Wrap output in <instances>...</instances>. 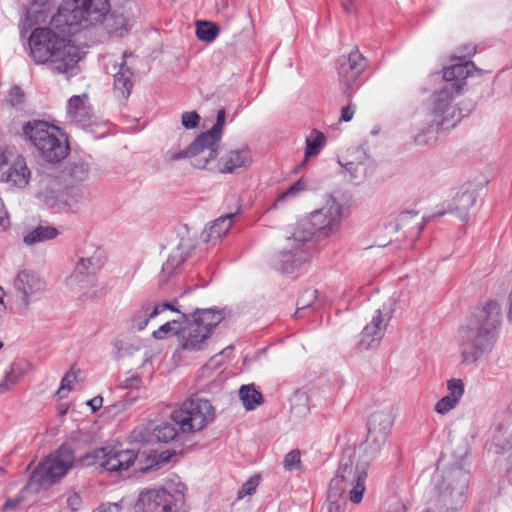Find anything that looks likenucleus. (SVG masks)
<instances>
[{"mask_svg": "<svg viewBox=\"0 0 512 512\" xmlns=\"http://www.w3.org/2000/svg\"><path fill=\"white\" fill-rule=\"evenodd\" d=\"M13 288L16 294L21 297L24 307L27 308L30 299L45 290L46 282L37 272L24 269L15 276Z\"/></svg>", "mask_w": 512, "mask_h": 512, "instance_id": "19", "label": "nucleus"}, {"mask_svg": "<svg viewBox=\"0 0 512 512\" xmlns=\"http://www.w3.org/2000/svg\"><path fill=\"white\" fill-rule=\"evenodd\" d=\"M343 205L335 198L329 197L326 204L310 214L309 224L311 229L308 232H301L302 235H310V239L316 236L319 239H326L336 234L342 224Z\"/></svg>", "mask_w": 512, "mask_h": 512, "instance_id": "13", "label": "nucleus"}, {"mask_svg": "<svg viewBox=\"0 0 512 512\" xmlns=\"http://www.w3.org/2000/svg\"><path fill=\"white\" fill-rule=\"evenodd\" d=\"M325 143V135L314 129L306 138L305 157L300 166H304L309 157L317 155Z\"/></svg>", "mask_w": 512, "mask_h": 512, "instance_id": "34", "label": "nucleus"}, {"mask_svg": "<svg viewBox=\"0 0 512 512\" xmlns=\"http://www.w3.org/2000/svg\"><path fill=\"white\" fill-rule=\"evenodd\" d=\"M109 10V0H63L51 24L62 32L77 33L102 22Z\"/></svg>", "mask_w": 512, "mask_h": 512, "instance_id": "6", "label": "nucleus"}, {"mask_svg": "<svg viewBox=\"0 0 512 512\" xmlns=\"http://www.w3.org/2000/svg\"><path fill=\"white\" fill-rule=\"evenodd\" d=\"M58 235L59 231L57 228L50 225H39L24 236L23 242L26 245L32 246L40 242L55 239Z\"/></svg>", "mask_w": 512, "mask_h": 512, "instance_id": "31", "label": "nucleus"}, {"mask_svg": "<svg viewBox=\"0 0 512 512\" xmlns=\"http://www.w3.org/2000/svg\"><path fill=\"white\" fill-rule=\"evenodd\" d=\"M127 51L123 52V58L120 63L112 64L111 74L113 76V96L120 103L126 102L128 96L126 94L128 88V68L126 67L125 57Z\"/></svg>", "mask_w": 512, "mask_h": 512, "instance_id": "24", "label": "nucleus"}, {"mask_svg": "<svg viewBox=\"0 0 512 512\" xmlns=\"http://www.w3.org/2000/svg\"><path fill=\"white\" fill-rule=\"evenodd\" d=\"M317 293V290L312 289L304 291L297 301L296 317H300L301 311L309 308L314 303L317 298Z\"/></svg>", "mask_w": 512, "mask_h": 512, "instance_id": "43", "label": "nucleus"}, {"mask_svg": "<svg viewBox=\"0 0 512 512\" xmlns=\"http://www.w3.org/2000/svg\"><path fill=\"white\" fill-rule=\"evenodd\" d=\"M301 454L298 449L288 452L283 459V466L288 471L298 470L301 467Z\"/></svg>", "mask_w": 512, "mask_h": 512, "instance_id": "45", "label": "nucleus"}, {"mask_svg": "<svg viewBox=\"0 0 512 512\" xmlns=\"http://www.w3.org/2000/svg\"><path fill=\"white\" fill-rule=\"evenodd\" d=\"M127 350V342L125 337L122 339H115L113 342V358L115 360L123 359Z\"/></svg>", "mask_w": 512, "mask_h": 512, "instance_id": "50", "label": "nucleus"}, {"mask_svg": "<svg viewBox=\"0 0 512 512\" xmlns=\"http://www.w3.org/2000/svg\"><path fill=\"white\" fill-rule=\"evenodd\" d=\"M31 173L23 158L16 159L5 175V181L12 186L23 189L30 181Z\"/></svg>", "mask_w": 512, "mask_h": 512, "instance_id": "28", "label": "nucleus"}, {"mask_svg": "<svg viewBox=\"0 0 512 512\" xmlns=\"http://www.w3.org/2000/svg\"><path fill=\"white\" fill-rule=\"evenodd\" d=\"M252 161L250 150L246 145L231 149L225 157L222 158L223 167L221 172L232 173L238 168L250 166Z\"/></svg>", "mask_w": 512, "mask_h": 512, "instance_id": "26", "label": "nucleus"}, {"mask_svg": "<svg viewBox=\"0 0 512 512\" xmlns=\"http://www.w3.org/2000/svg\"><path fill=\"white\" fill-rule=\"evenodd\" d=\"M374 459L359 449L344 448L336 475L329 484L332 496L345 495L352 503L359 504L366 490L367 471Z\"/></svg>", "mask_w": 512, "mask_h": 512, "instance_id": "4", "label": "nucleus"}, {"mask_svg": "<svg viewBox=\"0 0 512 512\" xmlns=\"http://www.w3.org/2000/svg\"><path fill=\"white\" fill-rule=\"evenodd\" d=\"M180 324H182V319L179 316L178 319L165 322L157 330L153 331L152 336L159 340L167 338L170 334H176L178 336L177 331L181 328V326H179Z\"/></svg>", "mask_w": 512, "mask_h": 512, "instance_id": "41", "label": "nucleus"}, {"mask_svg": "<svg viewBox=\"0 0 512 512\" xmlns=\"http://www.w3.org/2000/svg\"><path fill=\"white\" fill-rule=\"evenodd\" d=\"M166 310L178 312L182 324L178 332L182 348L185 350H201L212 333V330L223 320L224 316L220 310L198 309L191 318L180 312L173 303H162L152 306L149 302L144 303L136 312L133 323L138 330H143L150 319L155 318Z\"/></svg>", "mask_w": 512, "mask_h": 512, "instance_id": "1", "label": "nucleus"}, {"mask_svg": "<svg viewBox=\"0 0 512 512\" xmlns=\"http://www.w3.org/2000/svg\"><path fill=\"white\" fill-rule=\"evenodd\" d=\"M259 480V477L255 476L245 482L241 489L238 491V498L240 499L245 496L253 495L257 486L259 485Z\"/></svg>", "mask_w": 512, "mask_h": 512, "instance_id": "47", "label": "nucleus"}, {"mask_svg": "<svg viewBox=\"0 0 512 512\" xmlns=\"http://www.w3.org/2000/svg\"><path fill=\"white\" fill-rule=\"evenodd\" d=\"M134 511L187 512L185 495L180 489H175L174 492L165 488L143 490L134 505Z\"/></svg>", "mask_w": 512, "mask_h": 512, "instance_id": "12", "label": "nucleus"}, {"mask_svg": "<svg viewBox=\"0 0 512 512\" xmlns=\"http://www.w3.org/2000/svg\"><path fill=\"white\" fill-rule=\"evenodd\" d=\"M396 228L401 229H416V235L418 236L424 228V223L420 221L418 212L415 211H404L399 214L396 219Z\"/></svg>", "mask_w": 512, "mask_h": 512, "instance_id": "33", "label": "nucleus"}, {"mask_svg": "<svg viewBox=\"0 0 512 512\" xmlns=\"http://www.w3.org/2000/svg\"><path fill=\"white\" fill-rule=\"evenodd\" d=\"M65 186L60 176L43 174L38 182L37 197L48 207L55 209Z\"/></svg>", "mask_w": 512, "mask_h": 512, "instance_id": "21", "label": "nucleus"}, {"mask_svg": "<svg viewBox=\"0 0 512 512\" xmlns=\"http://www.w3.org/2000/svg\"><path fill=\"white\" fill-rule=\"evenodd\" d=\"M75 455L69 444L61 445L41 462L31 475V480L41 487L60 481L75 464Z\"/></svg>", "mask_w": 512, "mask_h": 512, "instance_id": "11", "label": "nucleus"}, {"mask_svg": "<svg viewBox=\"0 0 512 512\" xmlns=\"http://www.w3.org/2000/svg\"><path fill=\"white\" fill-rule=\"evenodd\" d=\"M198 136L194 142L185 150L175 152L169 150L167 157L171 161H177L184 158H190L191 164L198 169H205L211 160L217 157L215 150H212L204 141H200Z\"/></svg>", "mask_w": 512, "mask_h": 512, "instance_id": "18", "label": "nucleus"}, {"mask_svg": "<svg viewBox=\"0 0 512 512\" xmlns=\"http://www.w3.org/2000/svg\"><path fill=\"white\" fill-rule=\"evenodd\" d=\"M154 440L153 423L139 425L130 433V441L148 443Z\"/></svg>", "mask_w": 512, "mask_h": 512, "instance_id": "40", "label": "nucleus"}, {"mask_svg": "<svg viewBox=\"0 0 512 512\" xmlns=\"http://www.w3.org/2000/svg\"><path fill=\"white\" fill-rule=\"evenodd\" d=\"M345 170L349 173L350 179L358 180L361 178L363 166L360 163L348 162L344 165Z\"/></svg>", "mask_w": 512, "mask_h": 512, "instance_id": "51", "label": "nucleus"}, {"mask_svg": "<svg viewBox=\"0 0 512 512\" xmlns=\"http://www.w3.org/2000/svg\"><path fill=\"white\" fill-rule=\"evenodd\" d=\"M75 379H76V375L73 371H70L65 374V376L63 377V379L61 381V385L57 391V395L59 398L66 397V394H67L66 392L71 390V385Z\"/></svg>", "mask_w": 512, "mask_h": 512, "instance_id": "49", "label": "nucleus"}, {"mask_svg": "<svg viewBox=\"0 0 512 512\" xmlns=\"http://www.w3.org/2000/svg\"><path fill=\"white\" fill-rule=\"evenodd\" d=\"M31 365L24 359L17 360L12 363L10 370L5 375V386L6 389H10L21 381V379L29 371ZM2 387V385H0Z\"/></svg>", "mask_w": 512, "mask_h": 512, "instance_id": "32", "label": "nucleus"}, {"mask_svg": "<svg viewBox=\"0 0 512 512\" xmlns=\"http://www.w3.org/2000/svg\"><path fill=\"white\" fill-rule=\"evenodd\" d=\"M225 122V110L221 109L217 112L216 122L210 130L202 133L201 140L204 141L212 150L218 154L219 143L222 137V129Z\"/></svg>", "mask_w": 512, "mask_h": 512, "instance_id": "30", "label": "nucleus"}, {"mask_svg": "<svg viewBox=\"0 0 512 512\" xmlns=\"http://www.w3.org/2000/svg\"><path fill=\"white\" fill-rule=\"evenodd\" d=\"M23 134L48 162H59L68 154L67 140L54 125L41 120L29 121L23 126Z\"/></svg>", "mask_w": 512, "mask_h": 512, "instance_id": "8", "label": "nucleus"}, {"mask_svg": "<svg viewBox=\"0 0 512 512\" xmlns=\"http://www.w3.org/2000/svg\"><path fill=\"white\" fill-rule=\"evenodd\" d=\"M219 33V27L211 22H197L196 36L199 40L212 42Z\"/></svg>", "mask_w": 512, "mask_h": 512, "instance_id": "39", "label": "nucleus"}, {"mask_svg": "<svg viewBox=\"0 0 512 512\" xmlns=\"http://www.w3.org/2000/svg\"><path fill=\"white\" fill-rule=\"evenodd\" d=\"M341 5L347 12H353L354 0H341Z\"/></svg>", "mask_w": 512, "mask_h": 512, "instance_id": "58", "label": "nucleus"}, {"mask_svg": "<svg viewBox=\"0 0 512 512\" xmlns=\"http://www.w3.org/2000/svg\"><path fill=\"white\" fill-rule=\"evenodd\" d=\"M7 100L12 106L17 107L22 105L25 100L24 91L19 86H13L8 92Z\"/></svg>", "mask_w": 512, "mask_h": 512, "instance_id": "46", "label": "nucleus"}, {"mask_svg": "<svg viewBox=\"0 0 512 512\" xmlns=\"http://www.w3.org/2000/svg\"><path fill=\"white\" fill-rule=\"evenodd\" d=\"M469 485V473L457 466L441 472L436 482V505L447 512L458 510L466 500Z\"/></svg>", "mask_w": 512, "mask_h": 512, "instance_id": "9", "label": "nucleus"}, {"mask_svg": "<svg viewBox=\"0 0 512 512\" xmlns=\"http://www.w3.org/2000/svg\"><path fill=\"white\" fill-rule=\"evenodd\" d=\"M299 399H300V400H304V401H306V397H305L304 395H301V396L299 397Z\"/></svg>", "mask_w": 512, "mask_h": 512, "instance_id": "64", "label": "nucleus"}, {"mask_svg": "<svg viewBox=\"0 0 512 512\" xmlns=\"http://www.w3.org/2000/svg\"><path fill=\"white\" fill-rule=\"evenodd\" d=\"M105 261V252L99 246L85 244L78 250L74 269L68 277V285L72 289L84 290L82 296L85 298H97L99 293L94 288Z\"/></svg>", "mask_w": 512, "mask_h": 512, "instance_id": "7", "label": "nucleus"}, {"mask_svg": "<svg viewBox=\"0 0 512 512\" xmlns=\"http://www.w3.org/2000/svg\"><path fill=\"white\" fill-rule=\"evenodd\" d=\"M305 189V182L302 180H298L293 185H291L286 191L282 192L276 202L274 203V207H277V205L281 202H284L286 200H289L291 198H294L296 195H298L300 192H302Z\"/></svg>", "mask_w": 512, "mask_h": 512, "instance_id": "44", "label": "nucleus"}, {"mask_svg": "<svg viewBox=\"0 0 512 512\" xmlns=\"http://www.w3.org/2000/svg\"><path fill=\"white\" fill-rule=\"evenodd\" d=\"M215 417L212 404L203 398L193 396L172 411L170 418L183 433L203 430Z\"/></svg>", "mask_w": 512, "mask_h": 512, "instance_id": "10", "label": "nucleus"}, {"mask_svg": "<svg viewBox=\"0 0 512 512\" xmlns=\"http://www.w3.org/2000/svg\"><path fill=\"white\" fill-rule=\"evenodd\" d=\"M366 65V59L357 49L339 59L338 75L343 95L350 97L354 93Z\"/></svg>", "mask_w": 512, "mask_h": 512, "instance_id": "16", "label": "nucleus"}, {"mask_svg": "<svg viewBox=\"0 0 512 512\" xmlns=\"http://www.w3.org/2000/svg\"><path fill=\"white\" fill-rule=\"evenodd\" d=\"M354 114H355V106L352 104H349L346 107L342 108L340 120H342L344 122H348L353 118Z\"/></svg>", "mask_w": 512, "mask_h": 512, "instance_id": "54", "label": "nucleus"}, {"mask_svg": "<svg viewBox=\"0 0 512 512\" xmlns=\"http://www.w3.org/2000/svg\"><path fill=\"white\" fill-rule=\"evenodd\" d=\"M139 381H140V379H139L138 376H131L130 377V380H129V383H130V404L134 403V401H135V398L132 397V389L139 387Z\"/></svg>", "mask_w": 512, "mask_h": 512, "instance_id": "56", "label": "nucleus"}, {"mask_svg": "<svg viewBox=\"0 0 512 512\" xmlns=\"http://www.w3.org/2000/svg\"><path fill=\"white\" fill-rule=\"evenodd\" d=\"M235 214L229 213L220 216L211 223L209 228L201 233V239L204 242H216L221 239L230 230L232 226L233 217Z\"/></svg>", "mask_w": 512, "mask_h": 512, "instance_id": "29", "label": "nucleus"}, {"mask_svg": "<svg viewBox=\"0 0 512 512\" xmlns=\"http://www.w3.org/2000/svg\"><path fill=\"white\" fill-rule=\"evenodd\" d=\"M79 461L85 466L99 464L107 471L120 472L128 469V450L102 447L86 453Z\"/></svg>", "mask_w": 512, "mask_h": 512, "instance_id": "17", "label": "nucleus"}, {"mask_svg": "<svg viewBox=\"0 0 512 512\" xmlns=\"http://www.w3.org/2000/svg\"><path fill=\"white\" fill-rule=\"evenodd\" d=\"M477 200L476 193L474 191H464L457 197V206L455 208L457 216L466 220L468 217L469 209L475 205Z\"/></svg>", "mask_w": 512, "mask_h": 512, "instance_id": "37", "label": "nucleus"}, {"mask_svg": "<svg viewBox=\"0 0 512 512\" xmlns=\"http://www.w3.org/2000/svg\"><path fill=\"white\" fill-rule=\"evenodd\" d=\"M394 423L393 416L389 412H374L367 423V436L358 449L365 456L376 457L386 443Z\"/></svg>", "mask_w": 512, "mask_h": 512, "instance_id": "14", "label": "nucleus"}, {"mask_svg": "<svg viewBox=\"0 0 512 512\" xmlns=\"http://www.w3.org/2000/svg\"><path fill=\"white\" fill-rule=\"evenodd\" d=\"M390 318L389 313L384 314L381 310H377L376 315L363 328L358 347L362 350L376 349L384 337Z\"/></svg>", "mask_w": 512, "mask_h": 512, "instance_id": "20", "label": "nucleus"}, {"mask_svg": "<svg viewBox=\"0 0 512 512\" xmlns=\"http://www.w3.org/2000/svg\"><path fill=\"white\" fill-rule=\"evenodd\" d=\"M239 396L246 410H253L263 402L262 394L253 385H243Z\"/></svg>", "mask_w": 512, "mask_h": 512, "instance_id": "35", "label": "nucleus"}, {"mask_svg": "<svg viewBox=\"0 0 512 512\" xmlns=\"http://www.w3.org/2000/svg\"><path fill=\"white\" fill-rule=\"evenodd\" d=\"M17 505H18V501H16V500H8L4 504V509L5 510H12V509H15Z\"/></svg>", "mask_w": 512, "mask_h": 512, "instance_id": "60", "label": "nucleus"}, {"mask_svg": "<svg viewBox=\"0 0 512 512\" xmlns=\"http://www.w3.org/2000/svg\"><path fill=\"white\" fill-rule=\"evenodd\" d=\"M200 123V116L195 111L184 112L181 117V124L186 129L196 128Z\"/></svg>", "mask_w": 512, "mask_h": 512, "instance_id": "48", "label": "nucleus"}, {"mask_svg": "<svg viewBox=\"0 0 512 512\" xmlns=\"http://www.w3.org/2000/svg\"><path fill=\"white\" fill-rule=\"evenodd\" d=\"M65 33L53 27L35 28L29 37V52L37 64H45L54 73H73L80 60V50Z\"/></svg>", "mask_w": 512, "mask_h": 512, "instance_id": "2", "label": "nucleus"}, {"mask_svg": "<svg viewBox=\"0 0 512 512\" xmlns=\"http://www.w3.org/2000/svg\"><path fill=\"white\" fill-rule=\"evenodd\" d=\"M21 26L23 30L29 29L32 26L30 11H27L26 15L22 18Z\"/></svg>", "mask_w": 512, "mask_h": 512, "instance_id": "57", "label": "nucleus"}, {"mask_svg": "<svg viewBox=\"0 0 512 512\" xmlns=\"http://www.w3.org/2000/svg\"><path fill=\"white\" fill-rule=\"evenodd\" d=\"M153 435L157 442L169 443L176 439L178 431L173 424L163 422L159 425L153 424Z\"/></svg>", "mask_w": 512, "mask_h": 512, "instance_id": "36", "label": "nucleus"}, {"mask_svg": "<svg viewBox=\"0 0 512 512\" xmlns=\"http://www.w3.org/2000/svg\"><path fill=\"white\" fill-rule=\"evenodd\" d=\"M129 453H130V466H131L133 464L132 458H136L137 455L134 453V451L132 449L129 450Z\"/></svg>", "mask_w": 512, "mask_h": 512, "instance_id": "63", "label": "nucleus"}, {"mask_svg": "<svg viewBox=\"0 0 512 512\" xmlns=\"http://www.w3.org/2000/svg\"><path fill=\"white\" fill-rule=\"evenodd\" d=\"M85 189L79 186H65L58 200L57 212L76 213L85 202Z\"/></svg>", "mask_w": 512, "mask_h": 512, "instance_id": "22", "label": "nucleus"}, {"mask_svg": "<svg viewBox=\"0 0 512 512\" xmlns=\"http://www.w3.org/2000/svg\"><path fill=\"white\" fill-rule=\"evenodd\" d=\"M308 240L310 235H302L300 231H296L293 237L287 238L284 248L273 256V267L283 273H292L306 261L304 245Z\"/></svg>", "mask_w": 512, "mask_h": 512, "instance_id": "15", "label": "nucleus"}, {"mask_svg": "<svg viewBox=\"0 0 512 512\" xmlns=\"http://www.w3.org/2000/svg\"><path fill=\"white\" fill-rule=\"evenodd\" d=\"M67 505L72 511H77L81 505V498L78 494L72 493L67 497Z\"/></svg>", "mask_w": 512, "mask_h": 512, "instance_id": "52", "label": "nucleus"}, {"mask_svg": "<svg viewBox=\"0 0 512 512\" xmlns=\"http://www.w3.org/2000/svg\"><path fill=\"white\" fill-rule=\"evenodd\" d=\"M500 307L489 301L463 330L461 335V356L463 362L474 363L484 353L489 352L494 344L495 329L499 323Z\"/></svg>", "mask_w": 512, "mask_h": 512, "instance_id": "5", "label": "nucleus"}, {"mask_svg": "<svg viewBox=\"0 0 512 512\" xmlns=\"http://www.w3.org/2000/svg\"><path fill=\"white\" fill-rule=\"evenodd\" d=\"M192 249L189 240L181 239L176 249L169 254L167 261L162 266V274L166 276L172 275L178 267L187 259Z\"/></svg>", "mask_w": 512, "mask_h": 512, "instance_id": "27", "label": "nucleus"}, {"mask_svg": "<svg viewBox=\"0 0 512 512\" xmlns=\"http://www.w3.org/2000/svg\"><path fill=\"white\" fill-rule=\"evenodd\" d=\"M8 162V156L6 154V151L2 148H0V168L4 165H6Z\"/></svg>", "mask_w": 512, "mask_h": 512, "instance_id": "59", "label": "nucleus"}, {"mask_svg": "<svg viewBox=\"0 0 512 512\" xmlns=\"http://www.w3.org/2000/svg\"><path fill=\"white\" fill-rule=\"evenodd\" d=\"M347 496H332L331 489L328 490V512H345L347 505Z\"/></svg>", "mask_w": 512, "mask_h": 512, "instance_id": "42", "label": "nucleus"}, {"mask_svg": "<svg viewBox=\"0 0 512 512\" xmlns=\"http://www.w3.org/2000/svg\"><path fill=\"white\" fill-rule=\"evenodd\" d=\"M87 94L74 95L68 100L67 119L75 124L86 125L90 120V106Z\"/></svg>", "mask_w": 512, "mask_h": 512, "instance_id": "25", "label": "nucleus"}, {"mask_svg": "<svg viewBox=\"0 0 512 512\" xmlns=\"http://www.w3.org/2000/svg\"><path fill=\"white\" fill-rule=\"evenodd\" d=\"M89 172L90 167L88 163L82 160L70 162L66 168L67 175L75 182H82L86 180L89 176Z\"/></svg>", "mask_w": 512, "mask_h": 512, "instance_id": "38", "label": "nucleus"}, {"mask_svg": "<svg viewBox=\"0 0 512 512\" xmlns=\"http://www.w3.org/2000/svg\"><path fill=\"white\" fill-rule=\"evenodd\" d=\"M4 296H5V292L3 290V288L0 286V305H4Z\"/></svg>", "mask_w": 512, "mask_h": 512, "instance_id": "62", "label": "nucleus"}, {"mask_svg": "<svg viewBox=\"0 0 512 512\" xmlns=\"http://www.w3.org/2000/svg\"><path fill=\"white\" fill-rule=\"evenodd\" d=\"M448 394L435 405V411L441 415L454 409L464 394V383L461 379L453 378L447 382Z\"/></svg>", "mask_w": 512, "mask_h": 512, "instance_id": "23", "label": "nucleus"}, {"mask_svg": "<svg viewBox=\"0 0 512 512\" xmlns=\"http://www.w3.org/2000/svg\"><path fill=\"white\" fill-rule=\"evenodd\" d=\"M121 506L119 503H105L97 507L93 512H120Z\"/></svg>", "mask_w": 512, "mask_h": 512, "instance_id": "53", "label": "nucleus"}, {"mask_svg": "<svg viewBox=\"0 0 512 512\" xmlns=\"http://www.w3.org/2000/svg\"><path fill=\"white\" fill-rule=\"evenodd\" d=\"M103 399L100 396H96L93 399L89 400L87 404L91 407L92 411L95 412L102 406Z\"/></svg>", "mask_w": 512, "mask_h": 512, "instance_id": "55", "label": "nucleus"}, {"mask_svg": "<svg viewBox=\"0 0 512 512\" xmlns=\"http://www.w3.org/2000/svg\"><path fill=\"white\" fill-rule=\"evenodd\" d=\"M476 70L472 61H464L447 67L443 71L445 86L433 94L430 108L431 127L436 126L437 130H449L455 127L460 121L462 112L452 105L454 96L459 94L466 85V78Z\"/></svg>", "mask_w": 512, "mask_h": 512, "instance_id": "3", "label": "nucleus"}, {"mask_svg": "<svg viewBox=\"0 0 512 512\" xmlns=\"http://www.w3.org/2000/svg\"><path fill=\"white\" fill-rule=\"evenodd\" d=\"M395 511L396 512H404L405 511V506L401 503H397L395 505Z\"/></svg>", "mask_w": 512, "mask_h": 512, "instance_id": "61", "label": "nucleus"}]
</instances>
